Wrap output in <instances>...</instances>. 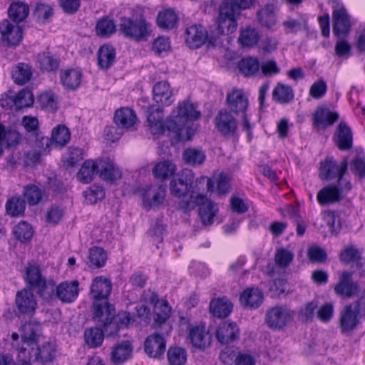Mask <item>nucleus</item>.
<instances>
[{"label":"nucleus","mask_w":365,"mask_h":365,"mask_svg":"<svg viewBox=\"0 0 365 365\" xmlns=\"http://www.w3.org/2000/svg\"><path fill=\"white\" fill-rule=\"evenodd\" d=\"M132 351L131 343L129 341H123L113 348L110 359L114 364H122L131 356Z\"/></svg>","instance_id":"nucleus-34"},{"label":"nucleus","mask_w":365,"mask_h":365,"mask_svg":"<svg viewBox=\"0 0 365 365\" xmlns=\"http://www.w3.org/2000/svg\"><path fill=\"white\" fill-rule=\"evenodd\" d=\"M112 290L110 280L103 276L95 277L90 285L89 295L92 302L108 301Z\"/></svg>","instance_id":"nucleus-11"},{"label":"nucleus","mask_w":365,"mask_h":365,"mask_svg":"<svg viewBox=\"0 0 365 365\" xmlns=\"http://www.w3.org/2000/svg\"><path fill=\"white\" fill-rule=\"evenodd\" d=\"M207 37V31L200 25H192L185 31V41L187 45L192 49L200 47Z\"/></svg>","instance_id":"nucleus-23"},{"label":"nucleus","mask_w":365,"mask_h":365,"mask_svg":"<svg viewBox=\"0 0 365 365\" xmlns=\"http://www.w3.org/2000/svg\"><path fill=\"white\" fill-rule=\"evenodd\" d=\"M341 163L338 165L337 162L332 157H327L324 160L320 163L319 176L320 179L324 180H331L339 178Z\"/></svg>","instance_id":"nucleus-28"},{"label":"nucleus","mask_w":365,"mask_h":365,"mask_svg":"<svg viewBox=\"0 0 365 365\" xmlns=\"http://www.w3.org/2000/svg\"><path fill=\"white\" fill-rule=\"evenodd\" d=\"M289 310L282 306H276L269 309L266 313L265 322L273 329H281L290 321Z\"/></svg>","instance_id":"nucleus-9"},{"label":"nucleus","mask_w":365,"mask_h":365,"mask_svg":"<svg viewBox=\"0 0 365 365\" xmlns=\"http://www.w3.org/2000/svg\"><path fill=\"white\" fill-rule=\"evenodd\" d=\"M16 110L31 106L34 102V95L29 89H22L15 93Z\"/></svg>","instance_id":"nucleus-61"},{"label":"nucleus","mask_w":365,"mask_h":365,"mask_svg":"<svg viewBox=\"0 0 365 365\" xmlns=\"http://www.w3.org/2000/svg\"><path fill=\"white\" fill-rule=\"evenodd\" d=\"M115 31L116 28L113 21L108 18H102L96 26V34L101 37H108Z\"/></svg>","instance_id":"nucleus-60"},{"label":"nucleus","mask_w":365,"mask_h":365,"mask_svg":"<svg viewBox=\"0 0 365 365\" xmlns=\"http://www.w3.org/2000/svg\"><path fill=\"white\" fill-rule=\"evenodd\" d=\"M264 295L258 288H247L240 296L241 304L247 309H257L262 303Z\"/></svg>","instance_id":"nucleus-26"},{"label":"nucleus","mask_w":365,"mask_h":365,"mask_svg":"<svg viewBox=\"0 0 365 365\" xmlns=\"http://www.w3.org/2000/svg\"><path fill=\"white\" fill-rule=\"evenodd\" d=\"M294 259V254L283 247L277 250L274 255L275 264L280 268H287Z\"/></svg>","instance_id":"nucleus-63"},{"label":"nucleus","mask_w":365,"mask_h":365,"mask_svg":"<svg viewBox=\"0 0 365 365\" xmlns=\"http://www.w3.org/2000/svg\"><path fill=\"white\" fill-rule=\"evenodd\" d=\"M93 319L104 329L107 336H113L118 333V324H113L115 317V309L108 301L92 302Z\"/></svg>","instance_id":"nucleus-1"},{"label":"nucleus","mask_w":365,"mask_h":365,"mask_svg":"<svg viewBox=\"0 0 365 365\" xmlns=\"http://www.w3.org/2000/svg\"><path fill=\"white\" fill-rule=\"evenodd\" d=\"M322 215L324 221L329 228V231L336 235L341 228V214L327 210H324Z\"/></svg>","instance_id":"nucleus-54"},{"label":"nucleus","mask_w":365,"mask_h":365,"mask_svg":"<svg viewBox=\"0 0 365 365\" xmlns=\"http://www.w3.org/2000/svg\"><path fill=\"white\" fill-rule=\"evenodd\" d=\"M236 14L230 6H225L224 4L220 5L219 15L216 21L217 34L228 35L232 34L237 27Z\"/></svg>","instance_id":"nucleus-5"},{"label":"nucleus","mask_w":365,"mask_h":365,"mask_svg":"<svg viewBox=\"0 0 365 365\" xmlns=\"http://www.w3.org/2000/svg\"><path fill=\"white\" fill-rule=\"evenodd\" d=\"M153 99L163 106H170L175 101L173 91L167 81L156 83L153 88Z\"/></svg>","instance_id":"nucleus-25"},{"label":"nucleus","mask_w":365,"mask_h":365,"mask_svg":"<svg viewBox=\"0 0 365 365\" xmlns=\"http://www.w3.org/2000/svg\"><path fill=\"white\" fill-rule=\"evenodd\" d=\"M11 76L14 83L18 85L26 83L32 76L31 66L25 63H19L14 68Z\"/></svg>","instance_id":"nucleus-48"},{"label":"nucleus","mask_w":365,"mask_h":365,"mask_svg":"<svg viewBox=\"0 0 365 365\" xmlns=\"http://www.w3.org/2000/svg\"><path fill=\"white\" fill-rule=\"evenodd\" d=\"M99 177L104 181L113 182L121 178L122 172L109 158L98 160Z\"/></svg>","instance_id":"nucleus-24"},{"label":"nucleus","mask_w":365,"mask_h":365,"mask_svg":"<svg viewBox=\"0 0 365 365\" xmlns=\"http://www.w3.org/2000/svg\"><path fill=\"white\" fill-rule=\"evenodd\" d=\"M171 307L165 299H162L160 304L154 308L153 327L157 329L166 323L171 314Z\"/></svg>","instance_id":"nucleus-47"},{"label":"nucleus","mask_w":365,"mask_h":365,"mask_svg":"<svg viewBox=\"0 0 365 365\" xmlns=\"http://www.w3.org/2000/svg\"><path fill=\"white\" fill-rule=\"evenodd\" d=\"M33 290H36L43 301L49 302L56 299V285L53 280H46L45 278Z\"/></svg>","instance_id":"nucleus-44"},{"label":"nucleus","mask_w":365,"mask_h":365,"mask_svg":"<svg viewBox=\"0 0 365 365\" xmlns=\"http://www.w3.org/2000/svg\"><path fill=\"white\" fill-rule=\"evenodd\" d=\"M42 199V192L36 185H31L25 187L24 198L21 196H13L7 200L5 205H24L26 201L29 205H36Z\"/></svg>","instance_id":"nucleus-13"},{"label":"nucleus","mask_w":365,"mask_h":365,"mask_svg":"<svg viewBox=\"0 0 365 365\" xmlns=\"http://www.w3.org/2000/svg\"><path fill=\"white\" fill-rule=\"evenodd\" d=\"M359 314L352 304L346 305L340 312L339 327L342 334L351 332L359 324Z\"/></svg>","instance_id":"nucleus-14"},{"label":"nucleus","mask_w":365,"mask_h":365,"mask_svg":"<svg viewBox=\"0 0 365 365\" xmlns=\"http://www.w3.org/2000/svg\"><path fill=\"white\" fill-rule=\"evenodd\" d=\"M21 141V135L14 128L7 129L0 123V145L6 147H16Z\"/></svg>","instance_id":"nucleus-41"},{"label":"nucleus","mask_w":365,"mask_h":365,"mask_svg":"<svg viewBox=\"0 0 365 365\" xmlns=\"http://www.w3.org/2000/svg\"><path fill=\"white\" fill-rule=\"evenodd\" d=\"M178 21V17L175 12L171 9H165L159 12L157 17V24L163 29H173Z\"/></svg>","instance_id":"nucleus-50"},{"label":"nucleus","mask_w":365,"mask_h":365,"mask_svg":"<svg viewBox=\"0 0 365 365\" xmlns=\"http://www.w3.org/2000/svg\"><path fill=\"white\" fill-rule=\"evenodd\" d=\"M175 170V165L169 160H163L154 166L153 174L157 179L163 180L173 175Z\"/></svg>","instance_id":"nucleus-51"},{"label":"nucleus","mask_w":365,"mask_h":365,"mask_svg":"<svg viewBox=\"0 0 365 365\" xmlns=\"http://www.w3.org/2000/svg\"><path fill=\"white\" fill-rule=\"evenodd\" d=\"M165 347L164 337L158 332L148 336L144 342V351L150 358L160 359L164 354Z\"/></svg>","instance_id":"nucleus-12"},{"label":"nucleus","mask_w":365,"mask_h":365,"mask_svg":"<svg viewBox=\"0 0 365 365\" xmlns=\"http://www.w3.org/2000/svg\"><path fill=\"white\" fill-rule=\"evenodd\" d=\"M215 334L220 344H228L239 337L240 329L235 322L224 321L217 326Z\"/></svg>","instance_id":"nucleus-16"},{"label":"nucleus","mask_w":365,"mask_h":365,"mask_svg":"<svg viewBox=\"0 0 365 365\" xmlns=\"http://www.w3.org/2000/svg\"><path fill=\"white\" fill-rule=\"evenodd\" d=\"M41 331L38 322L29 321L26 322L21 329V340L29 346L36 344Z\"/></svg>","instance_id":"nucleus-33"},{"label":"nucleus","mask_w":365,"mask_h":365,"mask_svg":"<svg viewBox=\"0 0 365 365\" xmlns=\"http://www.w3.org/2000/svg\"><path fill=\"white\" fill-rule=\"evenodd\" d=\"M332 17L333 32L335 36L346 35L350 31V16L344 6L335 9L332 13Z\"/></svg>","instance_id":"nucleus-19"},{"label":"nucleus","mask_w":365,"mask_h":365,"mask_svg":"<svg viewBox=\"0 0 365 365\" xmlns=\"http://www.w3.org/2000/svg\"><path fill=\"white\" fill-rule=\"evenodd\" d=\"M226 103L230 112L236 115L245 113L248 106V99L242 90L234 88L227 92Z\"/></svg>","instance_id":"nucleus-17"},{"label":"nucleus","mask_w":365,"mask_h":365,"mask_svg":"<svg viewBox=\"0 0 365 365\" xmlns=\"http://www.w3.org/2000/svg\"><path fill=\"white\" fill-rule=\"evenodd\" d=\"M39 68L44 72L56 71L60 66V59L49 51H43L36 56Z\"/></svg>","instance_id":"nucleus-37"},{"label":"nucleus","mask_w":365,"mask_h":365,"mask_svg":"<svg viewBox=\"0 0 365 365\" xmlns=\"http://www.w3.org/2000/svg\"><path fill=\"white\" fill-rule=\"evenodd\" d=\"M34 351V361L43 365L53 362L56 355V346L50 341L38 346Z\"/></svg>","instance_id":"nucleus-31"},{"label":"nucleus","mask_w":365,"mask_h":365,"mask_svg":"<svg viewBox=\"0 0 365 365\" xmlns=\"http://www.w3.org/2000/svg\"><path fill=\"white\" fill-rule=\"evenodd\" d=\"M115 59V50L113 46L104 44L98 51V66L101 69H108L114 63Z\"/></svg>","instance_id":"nucleus-39"},{"label":"nucleus","mask_w":365,"mask_h":365,"mask_svg":"<svg viewBox=\"0 0 365 365\" xmlns=\"http://www.w3.org/2000/svg\"><path fill=\"white\" fill-rule=\"evenodd\" d=\"M147 122L148 130L153 135L159 136L163 135L165 130H168L167 123L170 119L168 118L165 123L163 122V109L155 106L146 108Z\"/></svg>","instance_id":"nucleus-6"},{"label":"nucleus","mask_w":365,"mask_h":365,"mask_svg":"<svg viewBox=\"0 0 365 365\" xmlns=\"http://www.w3.org/2000/svg\"><path fill=\"white\" fill-rule=\"evenodd\" d=\"M167 357L170 365H185L187 361V353L183 348L170 347L167 352Z\"/></svg>","instance_id":"nucleus-59"},{"label":"nucleus","mask_w":365,"mask_h":365,"mask_svg":"<svg viewBox=\"0 0 365 365\" xmlns=\"http://www.w3.org/2000/svg\"><path fill=\"white\" fill-rule=\"evenodd\" d=\"M200 116L194 105L189 102L182 101L178 104L176 114L168 121L167 128L169 131L174 133L179 140H182L181 130L188 120H196Z\"/></svg>","instance_id":"nucleus-2"},{"label":"nucleus","mask_w":365,"mask_h":365,"mask_svg":"<svg viewBox=\"0 0 365 365\" xmlns=\"http://www.w3.org/2000/svg\"><path fill=\"white\" fill-rule=\"evenodd\" d=\"M334 291L337 296L349 299L359 292L360 287L352 279V273L344 271L339 275V282L335 285Z\"/></svg>","instance_id":"nucleus-7"},{"label":"nucleus","mask_w":365,"mask_h":365,"mask_svg":"<svg viewBox=\"0 0 365 365\" xmlns=\"http://www.w3.org/2000/svg\"><path fill=\"white\" fill-rule=\"evenodd\" d=\"M210 313L217 318H225L232 312V304L226 298L213 299L210 302Z\"/></svg>","instance_id":"nucleus-38"},{"label":"nucleus","mask_w":365,"mask_h":365,"mask_svg":"<svg viewBox=\"0 0 365 365\" xmlns=\"http://www.w3.org/2000/svg\"><path fill=\"white\" fill-rule=\"evenodd\" d=\"M60 80L63 87L68 91L77 89L82 81V72L79 68H67L62 70Z\"/></svg>","instance_id":"nucleus-27"},{"label":"nucleus","mask_w":365,"mask_h":365,"mask_svg":"<svg viewBox=\"0 0 365 365\" xmlns=\"http://www.w3.org/2000/svg\"><path fill=\"white\" fill-rule=\"evenodd\" d=\"M237 67L240 73L248 77L256 74L259 71V63L255 58L246 57L239 61Z\"/></svg>","instance_id":"nucleus-56"},{"label":"nucleus","mask_w":365,"mask_h":365,"mask_svg":"<svg viewBox=\"0 0 365 365\" xmlns=\"http://www.w3.org/2000/svg\"><path fill=\"white\" fill-rule=\"evenodd\" d=\"M107 254L99 247H93L89 250L88 265L91 268H101L106 264Z\"/></svg>","instance_id":"nucleus-52"},{"label":"nucleus","mask_w":365,"mask_h":365,"mask_svg":"<svg viewBox=\"0 0 365 365\" xmlns=\"http://www.w3.org/2000/svg\"><path fill=\"white\" fill-rule=\"evenodd\" d=\"M312 125L317 130H324L336 123L339 115L336 111H331L326 106H318L312 113Z\"/></svg>","instance_id":"nucleus-8"},{"label":"nucleus","mask_w":365,"mask_h":365,"mask_svg":"<svg viewBox=\"0 0 365 365\" xmlns=\"http://www.w3.org/2000/svg\"><path fill=\"white\" fill-rule=\"evenodd\" d=\"M13 232L16 239L21 242L30 241L34 235L31 225L26 221H21L16 225Z\"/></svg>","instance_id":"nucleus-58"},{"label":"nucleus","mask_w":365,"mask_h":365,"mask_svg":"<svg viewBox=\"0 0 365 365\" xmlns=\"http://www.w3.org/2000/svg\"><path fill=\"white\" fill-rule=\"evenodd\" d=\"M205 154L201 150L195 148H188L182 153V158L186 164L197 166L202 165L205 160Z\"/></svg>","instance_id":"nucleus-53"},{"label":"nucleus","mask_w":365,"mask_h":365,"mask_svg":"<svg viewBox=\"0 0 365 365\" xmlns=\"http://www.w3.org/2000/svg\"><path fill=\"white\" fill-rule=\"evenodd\" d=\"M98 174V160H87L77 173L78 180L85 184L91 182Z\"/></svg>","instance_id":"nucleus-36"},{"label":"nucleus","mask_w":365,"mask_h":365,"mask_svg":"<svg viewBox=\"0 0 365 365\" xmlns=\"http://www.w3.org/2000/svg\"><path fill=\"white\" fill-rule=\"evenodd\" d=\"M37 103L45 110H55L57 108V101L54 93L51 91H44L37 97Z\"/></svg>","instance_id":"nucleus-62"},{"label":"nucleus","mask_w":365,"mask_h":365,"mask_svg":"<svg viewBox=\"0 0 365 365\" xmlns=\"http://www.w3.org/2000/svg\"><path fill=\"white\" fill-rule=\"evenodd\" d=\"M279 212L283 216L297 223V235L298 236H302L304 234L306 227L302 224V217L299 207H280Z\"/></svg>","instance_id":"nucleus-45"},{"label":"nucleus","mask_w":365,"mask_h":365,"mask_svg":"<svg viewBox=\"0 0 365 365\" xmlns=\"http://www.w3.org/2000/svg\"><path fill=\"white\" fill-rule=\"evenodd\" d=\"M257 15L259 22L262 26L271 28L276 24V14L268 7L258 11Z\"/></svg>","instance_id":"nucleus-64"},{"label":"nucleus","mask_w":365,"mask_h":365,"mask_svg":"<svg viewBox=\"0 0 365 365\" xmlns=\"http://www.w3.org/2000/svg\"><path fill=\"white\" fill-rule=\"evenodd\" d=\"M16 310L7 309L4 317L7 319H12L18 314L31 315L37 308V301L31 289L24 288L18 291L15 296Z\"/></svg>","instance_id":"nucleus-3"},{"label":"nucleus","mask_w":365,"mask_h":365,"mask_svg":"<svg viewBox=\"0 0 365 365\" xmlns=\"http://www.w3.org/2000/svg\"><path fill=\"white\" fill-rule=\"evenodd\" d=\"M193 175L189 170H185L178 178H173L170 183L171 194L177 197L185 196L188 193L192 185Z\"/></svg>","instance_id":"nucleus-15"},{"label":"nucleus","mask_w":365,"mask_h":365,"mask_svg":"<svg viewBox=\"0 0 365 365\" xmlns=\"http://www.w3.org/2000/svg\"><path fill=\"white\" fill-rule=\"evenodd\" d=\"M29 14V6L21 1L12 2L8 9L9 17L14 22L19 23L24 21Z\"/></svg>","instance_id":"nucleus-40"},{"label":"nucleus","mask_w":365,"mask_h":365,"mask_svg":"<svg viewBox=\"0 0 365 365\" xmlns=\"http://www.w3.org/2000/svg\"><path fill=\"white\" fill-rule=\"evenodd\" d=\"M120 31L125 37L140 41L150 34V25L144 19L123 18L120 24Z\"/></svg>","instance_id":"nucleus-4"},{"label":"nucleus","mask_w":365,"mask_h":365,"mask_svg":"<svg viewBox=\"0 0 365 365\" xmlns=\"http://www.w3.org/2000/svg\"><path fill=\"white\" fill-rule=\"evenodd\" d=\"M104 329L98 327H91L86 329L83 334L85 344L91 349H95L101 346L103 339Z\"/></svg>","instance_id":"nucleus-43"},{"label":"nucleus","mask_w":365,"mask_h":365,"mask_svg":"<svg viewBox=\"0 0 365 365\" xmlns=\"http://www.w3.org/2000/svg\"><path fill=\"white\" fill-rule=\"evenodd\" d=\"M83 196L85 203L96 204L105 197V190L102 186L94 184L83 192Z\"/></svg>","instance_id":"nucleus-57"},{"label":"nucleus","mask_w":365,"mask_h":365,"mask_svg":"<svg viewBox=\"0 0 365 365\" xmlns=\"http://www.w3.org/2000/svg\"><path fill=\"white\" fill-rule=\"evenodd\" d=\"M0 31L3 41L9 46H17L23 37L21 26L12 24L9 20H4L0 24Z\"/></svg>","instance_id":"nucleus-20"},{"label":"nucleus","mask_w":365,"mask_h":365,"mask_svg":"<svg viewBox=\"0 0 365 365\" xmlns=\"http://www.w3.org/2000/svg\"><path fill=\"white\" fill-rule=\"evenodd\" d=\"M339 259L344 264H355L357 268L362 267L361 254L356 246L344 247L339 252Z\"/></svg>","instance_id":"nucleus-35"},{"label":"nucleus","mask_w":365,"mask_h":365,"mask_svg":"<svg viewBox=\"0 0 365 365\" xmlns=\"http://www.w3.org/2000/svg\"><path fill=\"white\" fill-rule=\"evenodd\" d=\"M189 337L193 346L204 349L211 344L212 336L204 326L193 327L190 329Z\"/></svg>","instance_id":"nucleus-30"},{"label":"nucleus","mask_w":365,"mask_h":365,"mask_svg":"<svg viewBox=\"0 0 365 365\" xmlns=\"http://www.w3.org/2000/svg\"><path fill=\"white\" fill-rule=\"evenodd\" d=\"M259 37V32L255 29L247 27L240 31L238 42L243 48H252L257 45Z\"/></svg>","instance_id":"nucleus-49"},{"label":"nucleus","mask_w":365,"mask_h":365,"mask_svg":"<svg viewBox=\"0 0 365 365\" xmlns=\"http://www.w3.org/2000/svg\"><path fill=\"white\" fill-rule=\"evenodd\" d=\"M318 202L324 205L339 202L343 196L341 195L339 188L336 184H331L321 189L317 193Z\"/></svg>","instance_id":"nucleus-32"},{"label":"nucleus","mask_w":365,"mask_h":365,"mask_svg":"<svg viewBox=\"0 0 365 365\" xmlns=\"http://www.w3.org/2000/svg\"><path fill=\"white\" fill-rule=\"evenodd\" d=\"M141 195L144 205H159L165 200L166 189L161 185H147Z\"/></svg>","instance_id":"nucleus-21"},{"label":"nucleus","mask_w":365,"mask_h":365,"mask_svg":"<svg viewBox=\"0 0 365 365\" xmlns=\"http://www.w3.org/2000/svg\"><path fill=\"white\" fill-rule=\"evenodd\" d=\"M294 97V91L291 86L278 83L272 91L273 100L280 104L289 103Z\"/></svg>","instance_id":"nucleus-46"},{"label":"nucleus","mask_w":365,"mask_h":365,"mask_svg":"<svg viewBox=\"0 0 365 365\" xmlns=\"http://www.w3.org/2000/svg\"><path fill=\"white\" fill-rule=\"evenodd\" d=\"M24 279L26 284L29 286L26 289H31V290H33V289L36 285H38L39 283L45 279V277H43L38 265L28 263L25 268Z\"/></svg>","instance_id":"nucleus-42"},{"label":"nucleus","mask_w":365,"mask_h":365,"mask_svg":"<svg viewBox=\"0 0 365 365\" xmlns=\"http://www.w3.org/2000/svg\"><path fill=\"white\" fill-rule=\"evenodd\" d=\"M333 140L340 150H349L352 148V131L344 121H341L338 125Z\"/></svg>","instance_id":"nucleus-22"},{"label":"nucleus","mask_w":365,"mask_h":365,"mask_svg":"<svg viewBox=\"0 0 365 365\" xmlns=\"http://www.w3.org/2000/svg\"><path fill=\"white\" fill-rule=\"evenodd\" d=\"M71 138L69 130L63 125H58L53 128L51 139L55 147L65 146Z\"/></svg>","instance_id":"nucleus-55"},{"label":"nucleus","mask_w":365,"mask_h":365,"mask_svg":"<svg viewBox=\"0 0 365 365\" xmlns=\"http://www.w3.org/2000/svg\"><path fill=\"white\" fill-rule=\"evenodd\" d=\"M113 120L118 128L128 130L134 126L137 116L131 108L123 107L115 112Z\"/></svg>","instance_id":"nucleus-29"},{"label":"nucleus","mask_w":365,"mask_h":365,"mask_svg":"<svg viewBox=\"0 0 365 365\" xmlns=\"http://www.w3.org/2000/svg\"><path fill=\"white\" fill-rule=\"evenodd\" d=\"M214 121L215 128L223 136L234 135L237 131V120L231 112L226 109L219 110Z\"/></svg>","instance_id":"nucleus-10"},{"label":"nucleus","mask_w":365,"mask_h":365,"mask_svg":"<svg viewBox=\"0 0 365 365\" xmlns=\"http://www.w3.org/2000/svg\"><path fill=\"white\" fill-rule=\"evenodd\" d=\"M79 294V282L77 280L64 281L56 286V298L62 302H74Z\"/></svg>","instance_id":"nucleus-18"}]
</instances>
